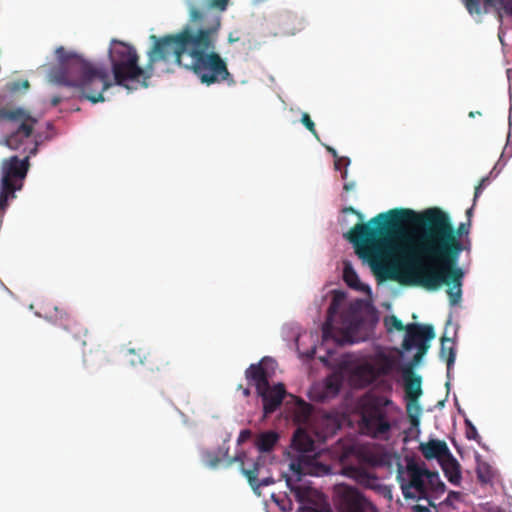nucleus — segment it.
I'll return each mask as SVG.
<instances>
[{"mask_svg":"<svg viewBox=\"0 0 512 512\" xmlns=\"http://www.w3.org/2000/svg\"><path fill=\"white\" fill-rule=\"evenodd\" d=\"M472 214L470 207L467 220L455 228L449 214L439 207L420 213L394 208L367 223L355 224L344 237L372 270L387 262L391 266L389 278L402 285L428 291L446 285L450 304L457 305L464 278L458 260L463 251L471 250Z\"/></svg>","mask_w":512,"mask_h":512,"instance_id":"f257e3e1","label":"nucleus"},{"mask_svg":"<svg viewBox=\"0 0 512 512\" xmlns=\"http://www.w3.org/2000/svg\"><path fill=\"white\" fill-rule=\"evenodd\" d=\"M219 30L220 18L213 16L211 25L193 27L186 24L178 32L168 34V64L192 72L207 86L236 85L226 61L215 51Z\"/></svg>","mask_w":512,"mask_h":512,"instance_id":"f03ea898","label":"nucleus"},{"mask_svg":"<svg viewBox=\"0 0 512 512\" xmlns=\"http://www.w3.org/2000/svg\"><path fill=\"white\" fill-rule=\"evenodd\" d=\"M55 53L59 65L51 70V80L73 88V96L92 103L103 102V92L111 86L106 69L92 64L81 55L66 51L62 46Z\"/></svg>","mask_w":512,"mask_h":512,"instance_id":"7ed1b4c3","label":"nucleus"},{"mask_svg":"<svg viewBox=\"0 0 512 512\" xmlns=\"http://www.w3.org/2000/svg\"><path fill=\"white\" fill-rule=\"evenodd\" d=\"M149 38L152 45L147 51L145 67L139 65V55L133 46L116 39L111 40L108 55L117 85L130 88V84L140 83L147 87L155 65L161 62L168 64V34L151 35Z\"/></svg>","mask_w":512,"mask_h":512,"instance_id":"20e7f679","label":"nucleus"},{"mask_svg":"<svg viewBox=\"0 0 512 512\" xmlns=\"http://www.w3.org/2000/svg\"><path fill=\"white\" fill-rule=\"evenodd\" d=\"M279 440L275 431L260 433L255 439V446L261 453L256 459H249L246 452H240L228 461V465L234 462L240 464L242 474L247 478L249 485L255 494L260 495V489L274 484L275 480L270 474L267 465V456L263 453L271 452Z\"/></svg>","mask_w":512,"mask_h":512,"instance_id":"39448f33","label":"nucleus"},{"mask_svg":"<svg viewBox=\"0 0 512 512\" xmlns=\"http://www.w3.org/2000/svg\"><path fill=\"white\" fill-rule=\"evenodd\" d=\"M359 410L363 433L372 438L386 439L396 412L393 401L383 395L367 393L359 401Z\"/></svg>","mask_w":512,"mask_h":512,"instance_id":"423d86ee","label":"nucleus"},{"mask_svg":"<svg viewBox=\"0 0 512 512\" xmlns=\"http://www.w3.org/2000/svg\"><path fill=\"white\" fill-rule=\"evenodd\" d=\"M290 452V470L297 475L299 480L303 475L323 476L332 473L329 465L319 463L315 457V440L308 430L298 428L292 437Z\"/></svg>","mask_w":512,"mask_h":512,"instance_id":"0eeeda50","label":"nucleus"},{"mask_svg":"<svg viewBox=\"0 0 512 512\" xmlns=\"http://www.w3.org/2000/svg\"><path fill=\"white\" fill-rule=\"evenodd\" d=\"M265 359L251 364L245 371V377L249 386H254L257 396L261 398L263 413L268 416L274 413L282 404L287 395L285 385L277 383L270 385V374L264 367Z\"/></svg>","mask_w":512,"mask_h":512,"instance_id":"6e6552de","label":"nucleus"},{"mask_svg":"<svg viewBox=\"0 0 512 512\" xmlns=\"http://www.w3.org/2000/svg\"><path fill=\"white\" fill-rule=\"evenodd\" d=\"M2 117L14 122L17 127L5 139L12 150L28 152L29 157L38 151V141L33 138V130L38 120L22 108L0 110Z\"/></svg>","mask_w":512,"mask_h":512,"instance_id":"1a4fd4ad","label":"nucleus"},{"mask_svg":"<svg viewBox=\"0 0 512 512\" xmlns=\"http://www.w3.org/2000/svg\"><path fill=\"white\" fill-rule=\"evenodd\" d=\"M29 155L24 159L12 156L2 163V177L0 183V218H2L9 199L15 198V191L22 188V182L29 168ZM2 219H0V223Z\"/></svg>","mask_w":512,"mask_h":512,"instance_id":"9d476101","label":"nucleus"},{"mask_svg":"<svg viewBox=\"0 0 512 512\" xmlns=\"http://www.w3.org/2000/svg\"><path fill=\"white\" fill-rule=\"evenodd\" d=\"M333 502L338 512H380L363 492L347 484L334 486Z\"/></svg>","mask_w":512,"mask_h":512,"instance_id":"9b49d317","label":"nucleus"},{"mask_svg":"<svg viewBox=\"0 0 512 512\" xmlns=\"http://www.w3.org/2000/svg\"><path fill=\"white\" fill-rule=\"evenodd\" d=\"M394 360L380 355L374 362H364L351 370V379L360 388L368 387L379 377L389 375L394 369Z\"/></svg>","mask_w":512,"mask_h":512,"instance_id":"f8f14e48","label":"nucleus"},{"mask_svg":"<svg viewBox=\"0 0 512 512\" xmlns=\"http://www.w3.org/2000/svg\"><path fill=\"white\" fill-rule=\"evenodd\" d=\"M409 482L401 484L402 493L406 499L421 498L427 494L426 467L411 460L407 463Z\"/></svg>","mask_w":512,"mask_h":512,"instance_id":"ddd939ff","label":"nucleus"},{"mask_svg":"<svg viewBox=\"0 0 512 512\" xmlns=\"http://www.w3.org/2000/svg\"><path fill=\"white\" fill-rule=\"evenodd\" d=\"M464 4L472 15L494 12L500 23L504 16L512 17V0H464Z\"/></svg>","mask_w":512,"mask_h":512,"instance_id":"4468645a","label":"nucleus"},{"mask_svg":"<svg viewBox=\"0 0 512 512\" xmlns=\"http://www.w3.org/2000/svg\"><path fill=\"white\" fill-rule=\"evenodd\" d=\"M406 334L402 342V348L410 351L419 348L422 344H429L434 339L435 332L432 325L410 323L406 325Z\"/></svg>","mask_w":512,"mask_h":512,"instance_id":"2eb2a0df","label":"nucleus"},{"mask_svg":"<svg viewBox=\"0 0 512 512\" xmlns=\"http://www.w3.org/2000/svg\"><path fill=\"white\" fill-rule=\"evenodd\" d=\"M230 0H201L200 5L196 6L193 3H189V20L191 23H202L205 19H209L211 25L213 16L220 15L212 13V10L223 12L227 9Z\"/></svg>","mask_w":512,"mask_h":512,"instance_id":"dca6fc26","label":"nucleus"},{"mask_svg":"<svg viewBox=\"0 0 512 512\" xmlns=\"http://www.w3.org/2000/svg\"><path fill=\"white\" fill-rule=\"evenodd\" d=\"M419 450L427 460L436 459L439 463L450 453L446 442L437 439L421 443Z\"/></svg>","mask_w":512,"mask_h":512,"instance_id":"f3484780","label":"nucleus"},{"mask_svg":"<svg viewBox=\"0 0 512 512\" xmlns=\"http://www.w3.org/2000/svg\"><path fill=\"white\" fill-rule=\"evenodd\" d=\"M404 391L406 400L416 402L422 394L421 377L415 376L411 368L403 370Z\"/></svg>","mask_w":512,"mask_h":512,"instance_id":"a211bd4d","label":"nucleus"},{"mask_svg":"<svg viewBox=\"0 0 512 512\" xmlns=\"http://www.w3.org/2000/svg\"><path fill=\"white\" fill-rule=\"evenodd\" d=\"M439 464L448 481L459 486L462 480L461 466L452 453L450 452Z\"/></svg>","mask_w":512,"mask_h":512,"instance_id":"6ab92c4d","label":"nucleus"},{"mask_svg":"<svg viewBox=\"0 0 512 512\" xmlns=\"http://www.w3.org/2000/svg\"><path fill=\"white\" fill-rule=\"evenodd\" d=\"M295 478L297 475L293 473ZM301 480V477L293 480L292 477H287L286 482L289 487L291 493H293L295 499L300 503H307L311 500L312 489L309 486L299 484L298 482Z\"/></svg>","mask_w":512,"mask_h":512,"instance_id":"aec40b11","label":"nucleus"},{"mask_svg":"<svg viewBox=\"0 0 512 512\" xmlns=\"http://www.w3.org/2000/svg\"><path fill=\"white\" fill-rule=\"evenodd\" d=\"M60 325L69 333L73 335L74 338L80 339L82 336H87V329L79 322L77 319L72 317L68 313H64L60 316Z\"/></svg>","mask_w":512,"mask_h":512,"instance_id":"412c9836","label":"nucleus"},{"mask_svg":"<svg viewBox=\"0 0 512 512\" xmlns=\"http://www.w3.org/2000/svg\"><path fill=\"white\" fill-rule=\"evenodd\" d=\"M295 406L293 411L294 421L298 424H305L309 421L312 413V405L303 399L294 397Z\"/></svg>","mask_w":512,"mask_h":512,"instance_id":"4be33fe9","label":"nucleus"},{"mask_svg":"<svg viewBox=\"0 0 512 512\" xmlns=\"http://www.w3.org/2000/svg\"><path fill=\"white\" fill-rule=\"evenodd\" d=\"M455 349L453 347V341L447 337L441 338L440 358L446 361L447 372L449 373L454 362H455Z\"/></svg>","mask_w":512,"mask_h":512,"instance_id":"5701e85b","label":"nucleus"},{"mask_svg":"<svg viewBox=\"0 0 512 512\" xmlns=\"http://www.w3.org/2000/svg\"><path fill=\"white\" fill-rule=\"evenodd\" d=\"M426 487L427 493L430 491L434 494H443L446 490L444 482L441 481L439 473L430 471L426 468Z\"/></svg>","mask_w":512,"mask_h":512,"instance_id":"b1692460","label":"nucleus"},{"mask_svg":"<svg viewBox=\"0 0 512 512\" xmlns=\"http://www.w3.org/2000/svg\"><path fill=\"white\" fill-rule=\"evenodd\" d=\"M228 451L229 449L228 448H225V449H219V451L215 452V451H204L203 452V461L205 462V464L210 467V468H216L220 462H221V455H223L224 457H227L228 456Z\"/></svg>","mask_w":512,"mask_h":512,"instance_id":"393cba45","label":"nucleus"},{"mask_svg":"<svg viewBox=\"0 0 512 512\" xmlns=\"http://www.w3.org/2000/svg\"><path fill=\"white\" fill-rule=\"evenodd\" d=\"M406 410L411 426L418 427L420 425L421 416V407L418 400L416 402L407 400Z\"/></svg>","mask_w":512,"mask_h":512,"instance_id":"a878e982","label":"nucleus"},{"mask_svg":"<svg viewBox=\"0 0 512 512\" xmlns=\"http://www.w3.org/2000/svg\"><path fill=\"white\" fill-rule=\"evenodd\" d=\"M477 478L480 483L487 484L494 478V470L487 462H480L476 469Z\"/></svg>","mask_w":512,"mask_h":512,"instance_id":"bb28decb","label":"nucleus"},{"mask_svg":"<svg viewBox=\"0 0 512 512\" xmlns=\"http://www.w3.org/2000/svg\"><path fill=\"white\" fill-rule=\"evenodd\" d=\"M127 357L131 365H139L144 363V360L147 357V352L143 348H131L127 351Z\"/></svg>","mask_w":512,"mask_h":512,"instance_id":"cd10ccee","label":"nucleus"},{"mask_svg":"<svg viewBox=\"0 0 512 512\" xmlns=\"http://www.w3.org/2000/svg\"><path fill=\"white\" fill-rule=\"evenodd\" d=\"M343 278L349 287L359 289V286L361 284L360 280L356 272L351 267L346 266L344 268Z\"/></svg>","mask_w":512,"mask_h":512,"instance_id":"c85d7f7f","label":"nucleus"},{"mask_svg":"<svg viewBox=\"0 0 512 512\" xmlns=\"http://www.w3.org/2000/svg\"><path fill=\"white\" fill-rule=\"evenodd\" d=\"M384 324L388 332L392 330L403 331L406 330V325L402 323L395 315L388 316L384 319Z\"/></svg>","mask_w":512,"mask_h":512,"instance_id":"c756f323","label":"nucleus"},{"mask_svg":"<svg viewBox=\"0 0 512 512\" xmlns=\"http://www.w3.org/2000/svg\"><path fill=\"white\" fill-rule=\"evenodd\" d=\"M429 348H430V344H422L421 347L417 348V352L414 355V357L411 361V365L408 368L412 369L413 366L417 365L422 360L424 355L427 353Z\"/></svg>","mask_w":512,"mask_h":512,"instance_id":"7c9ffc66","label":"nucleus"},{"mask_svg":"<svg viewBox=\"0 0 512 512\" xmlns=\"http://www.w3.org/2000/svg\"><path fill=\"white\" fill-rule=\"evenodd\" d=\"M326 150L332 155V157L334 158V166H335V169H339V162H344L345 163V166H348L350 164V159L348 157H340L337 153V151L330 147V146H326Z\"/></svg>","mask_w":512,"mask_h":512,"instance_id":"2f4dec72","label":"nucleus"},{"mask_svg":"<svg viewBox=\"0 0 512 512\" xmlns=\"http://www.w3.org/2000/svg\"><path fill=\"white\" fill-rule=\"evenodd\" d=\"M466 425V437L469 440H478L480 438L476 427L472 424V422L468 419L465 420Z\"/></svg>","mask_w":512,"mask_h":512,"instance_id":"473e14b6","label":"nucleus"},{"mask_svg":"<svg viewBox=\"0 0 512 512\" xmlns=\"http://www.w3.org/2000/svg\"><path fill=\"white\" fill-rule=\"evenodd\" d=\"M301 122L315 137H318L316 129H315V124L312 121V119L310 118L308 113L302 114Z\"/></svg>","mask_w":512,"mask_h":512,"instance_id":"72a5a7b5","label":"nucleus"},{"mask_svg":"<svg viewBox=\"0 0 512 512\" xmlns=\"http://www.w3.org/2000/svg\"><path fill=\"white\" fill-rule=\"evenodd\" d=\"M461 498H462L461 492L450 491L443 503L448 506H454V503L460 501Z\"/></svg>","mask_w":512,"mask_h":512,"instance_id":"f704fd0d","label":"nucleus"},{"mask_svg":"<svg viewBox=\"0 0 512 512\" xmlns=\"http://www.w3.org/2000/svg\"><path fill=\"white\" fill-rule=\"evenodd\" d=\"M489 182V177H483L481 179V181L479 182V184L475 187V192H474V203L476 202V200L478 199V197L481 195L484 187L486 186V184H488Z\"/></svg>","mask_w":512,"mask_h":512,"instance_id":"c9c22d12","label":"nucleus"},{"mask_svg":"<svg viewBox=\"0 0 512 512\" xmlns=\"http://www.w3.org/2000/svg\"><path fill=\"white\" fill-rule=\"evenodd\" d=\"M251 436H252L251 430H249V429L241 430L240 434L238 436V439H237V444L241 445V444L245 443L246 441H248L251 438Z\"/></svg>","mask_w":512,"mask_h":512,"instance_id":"e433bc0d","label":"nucleus"},{"mask_svg":"<svg viewBox=\"0 0 512 512\" xmlns=\"http://www.w3.org/2000/svg\"><path fill=\"white\" fill-rule=\"evenodd\" d=\"M29 86H30V84H29L28 80H23V81H17V82L11 83L9 88L11 91H18L21 88L28 89Z\"/></svg>","mask_w":512,"mask_h":512,"instance_id":"4c0bfd02","label":"nucleus"},{"mask_svg":"<svg viewBox=\"0 0 512 512\" xmlns=\"http://www.w3.org/2000/svg\"><path fill=\"white\" fill-rule=\"evenodd\" d=\"M299 512H331L329 508H315L311 506H305L299 510Z\"/></svg>","mask_w":512,"mask_h":512,"instance_id":"58836bf2","label":"nucleus"},{"mask_svg":"<svg viewBox=\"0 0 512 512\" xmlns=\"http://www.w3.org/2000/svg\"><path fill=\"white\" fill-rule=\"evenodd\" d=\"M169 365H170V362L168 360H166L163 357H160L158 359V363H157L156 369L158 371H160L161 369H166Z\"/></svg>","mask_w":512,"mask_h":512,"instance_id":"ea45409f","label":"nucleus"},{"mask_svg":"<svg viewBox=\"0 0 512 512\" xmlns=\"http://www.w3.org/2000/svg\"><path fill=\"white\" fill-rule=\"evenodd\" d=\"M64 98L65 97L61 96V95H54L51 98V101H50L51 102V106L56 107L57 105H59L63 101Z\"/></svg>","mask_w":512,"mask_h":512,"instance_id":"a19ab883","label":"nucleus"},{"mask_svg":"<svg viewBox=\"0 0 512 512\" xmlns=\"http://www.w3.org/2000/svg\"><path fill=\"white\" fill-rule=\"evenodd\" d=\"M344 167V170L341 172V177L342 179H346L347 178V175H348V171H347V167L348 166H345V163L344 162H339V169L341 171V168Z\"/></svg>","mask_w":512,"mask_h":512,"instance_id":"79ce46f5","label":"nucleus"},{"mask_svg":"<svg viewBox=\"0 0 512 512\" xmlns=\"http://www.w3.org/2000/svg\"><path fill=\"white\" fill-rule=\"evenodd\" d=\"M334 430H335V428L333 427L330 431H327L323 434H320V433H315V434H316V437L318 438V440L324 441L328 434L334 433Z\"/></svg>","mask_w":512,"mask_h":512,"instance_id":"37998d69","label":"nucleus"},{"mask_svg":"<svg viewBox=\"0 0 512 512\" xmlns=\"http://www.w3.org/2000/svg\"><path fill=\"white\" fill-rule=\"evenodd\" d=\"M238 389L242 391L244 397H249L251 395V391L249 387H243L241 384L238 386Z\"/></svg>","mask_w":512,"mask_h":512,"instance_id":"c03bdc74","label":"nucleus"},{"mask_svg":"<svg viewBox=\"0 0 512 512\" xmlns=\"http://www.w3.org/2000/svg\"><path fill=\"white\" fill-rule=\"evenodd\" d=\"M330 328H331V325L328 322H326L324 325V328H323V336L325 338H327L329 336Z\"/></svg>","mask_w":512,"mask_h":512,"instance_id":"a18cd8bd","label":"nucleus"},{"mask_svg":"<svg viewBox=\"0 0 512 512\" xmlns=\"http://www.w3.org/2000/svg\"><path fill=\"white\" fill-rule=\"evenodd\" d=\"M354 187H355V183L354 182H347V183L344 184L343 189L348 192V191L353 190Z\"/></svg>","mask_w":512,"mask_h":512,"instance_id":"49530a36","label":"nucleus"},{"mask_svg":"<svg viewBox=\"0 0 512 512\" xmlns=\"http://www.w3.org/2000/svg\"><path fill=\"white\" fill-rule=\"evenodd\" d=\"M344 212H349V213H352V214H356L358 217L362 218L361 213L357 212L353 207L345 208Z\"/></svg>","mask_w":512,"mask_h":512,"instance_id":"de8ad7c7","label":"nucleus"},{"mask_svg":"<svg viewBox=\"0 0 512 512\" xmlns=\"http://www.w3.org/2000/svg\"><path fill=\"white\" fill-rule=\"evenodd\" d=\"M336 301H337V298H336V296H335V297H334V299H333L332 304L330 305V307H329V309H328L329 314H331V313L334 311V309H335V308H334V305H335Z\"/></svg>","mask_w":512,"mask_h":512,"instance_id":"09e8293b","label":"nucleus"},{"mask_svg":"<svg viewBox=\"0 0 512 512\" xmlns=\"http://www.w3.org/2000/svg\"><path fill=\"white\" fill-rule=\"evenodd\" d=\"M82 345L85 347L87 345V340H82Z\"/></svg>","mask_w":512,"mask_h":512,"instance_id":"8fccbe9b","label":"nucleus"},{"mask_svg":"<svg viewBox=\"0 0 512 512\" xmlns=\"http://www.w3.org/2000/svg\"><path fill=\"white\" fill-rule=\"evenodd\" d=\"M327 386H328V387H330V388L332 387V383H331V381H330V380L328 381Z\"/></svg>","mask_w":512,"mask_h":512,"instance_id":"3c124183","label":"nucleus"}]
</instances>
